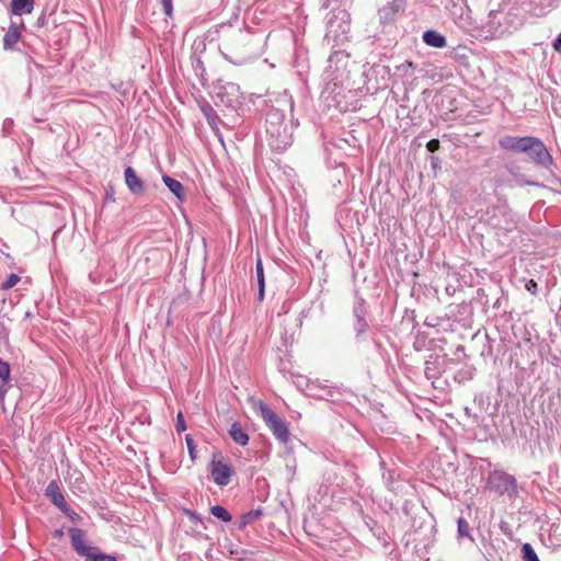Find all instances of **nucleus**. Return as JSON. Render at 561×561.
<instances>
[{
  "label": "nucleus",
  "instance_id": "obj_15",
  "mask_svg": "<svg viewBox=\"0 0 561 561\" xmlns=\"http://www.w3.org/2000/svg\"><path fill=\"white\" fill-rule=\"evenodd\" d=\"M34 9V0H12L11 15L30 14Z\"/></svg>",
  "mask_w": 561,
  "mask_h": 561
},
{
  "label": "nucleus",
  "instance_id": "obj_49",
  "mask_svg": "<svg viewBox=\"0 0 561 561\" xmlns=\"http://www.w3.org/2000/svg\"><path fill=\"white\" fill-rule=\"evenodd\" d=\"M425 325H432V321L425 320Z\"/></svg>",
  "mask_w": 561,
  "mask_h": 561
},
{
  "label": "nucleus",
  "instance_id": "obj_6",
  "mask_svg": "<svg viewBox=\"0 0 561 561\" xmlns=\"http://www.w3.org/2000/svg\"><path fill=\"white\" fill-rule=\"evenodd\" d=\"M351 15L346 8L333 7L327 21V37L336 41L350 32Z\"/></svg>",
  "mask_w": 561,
  "mask_h": 561
},
{
  "label": "nucleus",
  "instance_id": "obj_33",
  "mask_svg": "<svg viewBox=\"0 0 561 561\" xmlns=\"http://www.w3.org/2000/svg\"><path fill=\"white\" fill-rule=\"evenodd\" d=\"M163 12L168 18L173 15V0H160Z\"/></svg>",
  "mask_w": 561,
  "mask_h": 561
},
{
  "label": "nucleus",
  "instance_id": "obj_10",
  "mask_svg": "<svg viewBox=\"0 0 561 561\" xmlns=\"http://www.w3.org/2000/svg\"><path fill=\"white\" fill-rule=\"evenodd\" d=\"M216 99L227 107H234L240 103L241 92L237 83L227 82L216 87Z\"/></svg>",
  "mask_w": 561,
  "mask_h": 561
},
{
  "label": "nucleus",
  "instance_id": "obj_41",
  "mask_svg": "<svg viewBox=\"0 0 561 561\" xmlns=\"http://www.w3.org/2000/svg\"><path fill=\"white\" fill-rule=\"evenodd\" d=\"M277 102H278V103L288 104V106H289L290 111H291V110H293V107H294V101L291 100V98H290V96H289V98L285 96L284 99L278 100Z\"/></svg>",
  "mask_w": 561,
  "mask_h": 561
},
{
  "label": "nucleus",
  "instance_id": "obj_42",
  "mask_svg": "<svg viewBox=\"0 0 561 561\" xmlns=\"http://www.w3.org/2000/svg\"><path fill=\"white\" fill-rule=\"evenodd\" d=\"M439 163H440V161L437 157H435V156L431 157V165L434 170L440 168Z\"/></svg>",
  "mask_w": 561,
  "mask_h": 561
},
{
  "label": "nucleus",
  "instance_id": "obj_27",
  "mask_svg": "<svg viewBox=\"0 0 561 561\" xmlns=\"http://www.w3.org/2000/svg\"><path fill=\"white\" fill-rule=\"evenodd\" d=\"M457 531L460 538H470L473 540L470 535L469 523L463 517H459L457 520Z\"/></svg>",
  "mask_w": 561,
  "mask_h": 561
},
{
  "label": "nucleus",
  "instance_id": "obj_5",
  "mask_svg": "<svg viewBox=\"0 0 561 561\" xmlns=\"http://www.w3.org/2000/svg\"><path fill=\"white\" fill-rule=\"evenodd\" d=\"M407 0H391L378 10L379 24L386 33L396 28V23L405 11Z\"/></svg>",
  "mask_w": 561,
  "mask_h": 561
},
{
  "label": "nucleus",
  "instance_id": "obj_21",
  "mask_svg": "<svg viewBox=\"0 0 561 561\" xmlns=\"http://www.w3.org/2000/svg\"><path fill=\"white\" fill-rule=\"evenodd\" d=\"M21 33L5 32L3 36V49L4 50H16V44L21 39Z\"/></svg>",
  "mask_w": 561,
  "mask_h": 561
},
{
  "label": "nucleus",
  "instance_id": "obj_22",
  "mask_svg": "<svg viewBox=\"0 0 561 561\" xmlns=\"http://www.w3.org/2000/svg\"><path fill=\"white\" fill-rule=\"evenodd\" d=\"M380 468L382 470V480H383L385 485L389 490H393L394 489L393 484H394V481H396V478H397L396 471L387 469L385 461L380 462Z\"/></svg>",
  "mask_w": 561,
  "mask_h": 561
},
{
  "label": "nucleus",
  "instance_id": "obj_50",
  "mask_svg": "<svg viewBox=\"0 0 561 561\" xmlns=\"http://www.w3.org/2000/svg\"><path fill=\"white\" fill-rule=\"evenodd\" d=\"M558 1H559V0H556V3H558ZM556 5H557V4H554V7H556Z\"/></svg>",
  "mask_w": 561,
  "mask_h": 561
},
{
  "label": "nucleus",
  "instance_id": "obj_38",
  "mask_svg": "<svg viewBox=\"0 0 561 561\" xmlns=\"http://www.w3.org/2000/svg\"><path fill=\"white\" fill-rule=\"evenodd\" d=\"M525 289H526L527 291H529L530 294L536 295V294H537V290H538V284H537L534 279H529V280L525 284Z\"/></svg>",
  "mask_w": 561,
  "mask_h": 561
},
{
  "label": "nucleus",
  "instance_id": "obj_43",
  "mask_svg": "<svg viewBox=\"0 0 561 561\" xmlns=\"http://www.w3.org/2000/svg\"><path fill=\"white\" fill-rule=\"evenodd\" d=\"M45 24H46V16H45V14H44V13H42V14L38 16L37 21H36V25H37L38 27H43Z\"/></svg>",
  "mask_w": 561,
  "mask_h": 561
},
{
  "label": "nucleus",
  "instance_id": "obj_12",
  "mask_svg": "<svg viewBox=\"0 0 561 561\" xmlns=\"http://www.w3.org/2000/svg\"><path fill=\"white\" fill-rule=\"evenodd\" d=\"M45 495L51 501V503L57 506L62 513L69 515L71 512L70 506L65 500L64 494L59 488V484L56 480H51L45 490Z\"/></svg>",
  "mask_w": 561,
  "mask_h": 561
},
{
  "label": "nucleus",
  "instance_id": "obj_20",
  "mask_svg": "<svg viewBox=\"0 0 561 561\" xmlns=\"http://www.w3.org/2000/svg\"><path fill=\"white\" fill-rule=\"evenodd\" d=\"M437 356H430V358L425 362L424 374L427 379H435L440 375V371L437 368Z\"/></svg>",
  "mask_w": 561,
  "mask_h": 561
},
{
  "label": "nucleus",
  "instance_id": "obj_9",
  "mask_svg": "<svg viewBox=\"0 0 561 561\" xmlns=\"http://www.w3.org/2000/svg\"><path fill=\"white\" fill-rule=\"evenodd\" d=\"M367 309L365 305V300L359 298L353 308V316L355 318V322L353 324V329L355 331V339L358 342L365 340V334L369 329V324L366 320Z\"/></svg>",
  "mask_w": 561,
  "mask_h": 561
},
{
  "label": "nucleus",
  "instance_id": "obj_24",
  "mask_svg": "<svg viewBox=\"0 0 561 561\" xmlns=\"http://www.w3.org/2000/svg\"><path fill=\"white\" fill-rule=\"evenodd\" d=\"M210 514L225 523H229L232 519V515L221 505L211 506Z\"/></svg>",
  "mask_w": 561,
  "mask_h": 561
},
{
  "label": "nucleus",
  "instance_id": "obj_7",
  "mask_svg": "<svg viewBox=\"0 0 561 561\" xmlns=\"http://www.w3.org/2000/svg\"><path fill=\"white\" fill-rule=\"evenodd\" d=\"M260 411L264 423L271 430L276 439L282 444H286L289 439V430L285 420L274 412L267 404L261 403Z\"/></svg>",
  "mask_w": 561,
  "mask_h": 561
},
{
  "label": "nucleus",
  "instance_id": "obj_2",
  "mask_svg": "<svg viewBox=\"0 0 561 561\" xmlns=\"http://www.w3.org/2000/svg\"><path fill=\"white\" fill-rule=\"evenodd\" d=\"M209 33L218 35L221 42L219 49L226 60L234 65H242L248 60L249 54L244 49L248 35L240 27H233L231 23H220Z\"/></svg>",
  "mask_w": 561,
  "mask_h": 561
},
{
  "label": "nucleus",
  "instance_id": "obj_36",
  "mask_svg": "<svg viewBox=\"0 0 561 561\" xmlns=\"http://www.w3.org/2000/svg\"><path fill=\"white\" fill-rule=\"evenodd\" d=\"M24 23L21 21L20 23H16L15 21H11L7 32H14V33H21L24 30Z\"/></svg>",
  "mask_w": 561,
  "mask_h": 561
},
{
  "label": "nucleus",
  "instance_id": "obj_35",
  "mask_svg": "<svg viewBox=\"0 0 561 561\" xmlns=\"http://www.w3.org/2000/svg\"><path fill=\"white\" fill-rule=\"evenodd\" d=\"M202 110H203V113L205 114V116L207 117L209 125H213L215 123V118L217 117L213 107L207 105V106L203 107Z\"/></svg>",
  "mask_w": 561,
  "mask_h": 561
},
{
  "label": "nucleus",
  "instance_id": "obj_47",
  "mask_svg": "<svg viewBox=\"0 0 561 561\" xmlns=\"http://www.w3.org/2000/svg\"><path fill=\"white\" fill-rule=\"evenodd\" d=\"M495 15H496V12L491 11V12H490V14H489V18H490V19H492V18H494Z\"/></svg>",
  "mask_w": 561,
  "mask_h": 561
},
{
  "label": "nucleus",
  "instance_id": "obj_30",
  "mask_svg": "<svg viewBox=\"0 0 561 561\" xmlns=\"http://www.w3.org/2000/svg\"><path fill=\"white\" fill-rule=\"evenodd\" d=\"M185 443H186V446L188 449V455H190L191 460L195 461L197 458V450H196V445H195V442H194L192 435H190V434L185 435Z\"/></svg>",
  "mask_w": 561,
  "mask_h": 561
},
{
  "label": "nucleus",
  "instance_id": "obj_44",
  "mask_svg": "<svg viewBox=\"0 0 561 561\" xmlns=\"http://www.w3.org/2000/svg\"><path fill=\"white\" fill-rule=\"evenodd\" d=\"M188 518L192 523H196L197 520H201V517L197 513L195 512H188Z\"/></svg>",
  "mask_w": 561,
  "mask_h": 561
},
{
  "label": "nucleus",
  "instance_id": "obj_1",
  "mask_svg": "<svg viewBox=\"0 0 561 561\" xmlns=\"http://www.w3.org/2000/svg\"><path fill=\"white\" fill-rule=\"evenodd\" d=\"M499 146L512 153H526L528 160L537 167L550 169L553 164V158L540 138L505 135L499 139Z\"/></svg>",
  "mask_w": 561,
  "mask_h": 561
},
{
  "label": "nucleus",
  "instance_id": "obj_25",
  "mask_svg": "<svg viewBox=\"0 0 561 561\" xmlns=\"http://www.w3.org/2000/svg\"><path fill=\"white\" fill-rule=\"evenodd\" d=\"M85 561H117V559L115 556L106 554L95 548V550H92L85 558Z\"/></svg>",
  "mask_w": 561,
  "mask_h": 561
},
{
  "label": "nucleus",
  "instance_id": "obj_46",
  "mask_svg": "<svg viewBox=\"0 0 561 561\" xmlns=\"http://www.w3.org/2000/svg\"><path fill=\"white\" fill-rule=\"evenodd\" d=\"M505 168H506V170H507L512 175H515V174H516V173H515V168H514L513 165H508V164H507Z\"/></svg>",
  "mask_w": 561,
  "mask_h": 561
},
{
  "label": "nucleus",
  "instance_id": "obj_4",
  "mask_svg": "<svg viewBox=\"0 0 561 561\" xmlns=\"http://www.w3.org/2000/svg\"><path fill=\"white\" fill-rule=\"evenodd\" d=\"M486 489L500 496L507 494L511 499L516 497L518 493L515 477L502 470H493L489 473Z\"/></svg>",
  "mask_w": 561,
  "mask_h": 561
},
{
  "label": "nucleus",
  "instance_id": "obj_23",
  "mask_svg": "<svg viewBox=\"0 0 561 561\" xmlns=\"http://www.w3.org/2000/svg\"><path fill=\"white\" fill-rule=\"evenodd\" d=\"M192 67L195 72V76L201 80L204 84L207 81L206 78V68L204 66L203 60L199 57H194L192 60Z\"/></svg>",
  "mask_w": 561,
  "mask_h": 561
},
{
  "label": "nucleus",
  "instance_id": "obj_3",
  "mask_svg": "<svg viewBox=\"0 0 561 561\" xmlns=\"http://www.w3.org/2000/svg\"><path fill=\"white\" fill-rule=\"evenodd\" d=\"M266 134L270 148L275 152H284L293 144V126L285 124V112L271 106L266 113Z\"/></svg>",
  "mask_w": 561,
  "mask_h": 561
},
{
  "label": "nucleus",
  "instance_id": "obj_40",
  "mask_svg": "<svg viewBox=\"0 0 561 561\" xmlns=\"http://www.w3.org/2000/svg\"><path fill=\"white\" fill-rule=\"evenodd\" d=\"M552 47L556 51H561V33L553 41Z\"/></svg>",
  "mask_w": 561,
  "mask_h": 561
},
{
  "label": "nucleus",
  "instance_id": "obj_19",
  "mask_svg": "<svg viewBox=\"0 0 561 561\" xmlns=\"http://www.w3.org/2000/svg\"><path fill=\"white\" fill-rule=\"evenodd\" d=\"M262 515H263L262 508L251 510V511L247 512L245 514H243L240 517L239 528L242 529V528L247 527L248 525L253 524L254 522L259 520L262 517Z\"/></svg>",
  "mask_w": 561,
  "mask_h": 561
},
{
  "label": "nucleus",
  "instance_id": "obj_18",
  "mask_svg": "<svg viewBox=\"0 0 561 561\" xmlns=\"http://www.w3.org/2000/svg\"><path fill=\"white\" fill-rule=\"evenodd\" d=\"M163 183L167 185V187L180 199H184V186L182 183L169 175L162 176Z\"/></svg>",
  "mask_w": 561,
  "mask_h": 561
},
{
  "label": "nucleus",
  "instance_id": "obj_14",
  "mask_svg": "<svg viewBox=\"0 0 561 561\" xmlns=\"http://www.w3.org/2000/svg\"><path fill=\"white\" fill-rule=\"evenodd\" d=\"M423 42L435 48H443L447 45L446 37L434 30H427L423 33Z\"/></svg>",
  "mask_w": 561,
  "mask_h": 561
},
{
  "label": "nucleus",
  "instance_id": "obj_31",
  "mask_svg": "<svg viewBox=\"0 0 561 561\" xmlns=\"http://www.w3.org/2000/svg\"><path fill=\"white\" fill-rule=\"evenodd\" d=\"M10 373H11V368H10L9 363L0 359V379L4 382H9L10 381Z\"/></svg>",
  "mask_w": 561,
  "mask_h": 561
},
{
  "label": "nucleus",
  "instance_id": "obj_28",
  "mask_svg": "<svg viewBox=\"0 0 561 561\" xmlns=\"http://www.w3.org/2000/svg\"><path fill=\"white\" fill-rule=\"evenodd\" d=\"M255 273H256L257 286H265L264 268H263V263H262V259H261L260 254H257V257H256Z\"/></svg>",
  "mask_w": 561,
  "mask_h": 561
},
{
  "label": "nucleus",
  "instance_id": "obj_17",
  "mask_svg": "<svg viewBox=\"0 0 561 561\" xmlns=\"http://www.w3.org/2000/svg\"><path fill=\"white\" fill-rule=\"evenodd\" d=\"M415 65L411 61H404L394 69V76L399 77L403 81H408L414 77Z\"/></svg>",
  "mask_w": 561,
  "mask_h": 561
},
{
  "label": "nucleus",
  "instance_id": "obj_11",
  "mask_svg": "<svg viewBox=\"0 0 561 561\" xmlns=\"http://www.w3.org/2000/svg\"><path fill=\"white\" fill-rule=\"evenodd\" d=\"M72 549L80 556L87 558L94 547L85 541V533L81 528L71 527L68 530Z\"/></svg>",
  "mask_w": 561,
  "mask_h": 561
},
{
  "label": "nucleus",
  "instance_id": "obj_29",
  "mask_svg": "<svg viewBox=\"0 0 561 561\" xmlns=\"http://www.w3.org/2000/svg\"><path fill=\"white\" fill-rule=\"evenodd\" d=\"M322 3H321V9H331L333 10V7H339V8H346L348 5V3L351 2L350 0H321Z\"/></svg>",
  "mask_w": 561,
  "mask_h": 561
},
{
  "label": "nucleus",
  "instance_id": "obj_37",
  "mask_svg": "<svg viewBox=\"0 0 561 561\" xmlns=\"http://www.w3.org/2000/svg\"><path fill=\"white\" fill-rule=\"evenodd\" d=\"M440 147V142L438 139H431L430 141H427L426 144V149L430 151V152H435L439 149Z\"/></svg>",
  "mask_w": 561,
  "mask_h": 561
},
{
  "label": "nucleus",
  "instance_id": "obj_26",
  "mask_svg": "<svg viewBox=\"0 0 561 561\" xmlns=\"http://www.w3.org/2000/svg\"><path fill=\"white\" fill-rule=\"evenodd\" d=\"M520 551L523 561H540L530 543H524Z\"/></svg>",
  "mask_w": 561,
  "mask_h": 561
},
{
  "label": "nucleus",
  "instance_id": "obj_13",
  "mask_svg": "<svg viewBox=\"0 0 561 561\" xmlns=\"http://www.w3.org/2000/svg\"><path fill=\"white\" fill-rule=\"evenodd\" d=\"M124 178L126 186L133 194L140 195L145 192L146 186L144 181L137 175L136 171L131 167L125 168Z\"/></svg>",
  "mask_w": 561,
  "mask_h": 561
},
{
  "label": "nucleus",
  "instance_id": "obj_34",
  "mask_svg": "<svg viewBox=\"0 0 561 561\" xmlns=\"http://www.w3.org/2000/svg\"><path fill=\"white\" fill-rule=\"evenodd\" d=\"M175 430L178 433H182L186 430V423L182 412L176 415Z\"/></svg>",
  "mask_w": 561,
  "mask_h": 561
},
{
  "label": "nucleus",
  "instance_id": "obj_39",
  "mask_svg": "<svg viewBox=\"0 0 561 561\" xmlns=\"http://www.w3.org/2000/svg\"><path fill=\"white\" fill-rule=\"evenodd\" d=\"M8 383L9 382L2 381V383L0 385V401L4 400V397H5V394L8 392V389H9Z\"/></svg>",
  "mask_w": 561,
  "mask_h": 561
},
{
  "label": "nucleus",
  "instance_id": "obj_8",
  "mask_svg": "<svg viewBox=\"0 0 561 561\" xmlns=\"http://www.w3.org/2000/svg\"><path fill=\"white\" fill-rule=\"evenodd\" d=\"M209 471L214 482L219 486L228 485L234 473L232 466L224 460L220 453L214 454V458L209 463Z\"/></svg>",
  "mask_w": 561,
  "mask_h": 561
},
{
  "label": "nucleus",
  "instance_id": "obj_32",
  "mask_svg": "<svg viewBox=\"0 0 561 561\" xmlns=\"http://www.w3.org/2000/svg\"><path fill=\"white\" fill-rule=\"evenodd\" d=\"M20 282V276L12 273L8 276V278L2 283L1 288L7 290L14 287Z\"/></svg>",
  "mask_w": 561,
  "mask_h": 561
},
{
  "label": "nucleus",
  "instance_id": "obj_45",
  "mask_svg": "<svg viewBox=\"0 0 561 561\" xmlns=\"http://www.w3.org/2000/svg\"><path fill=\"white\" fill-rule=\"evenodd\" d=\"M257 287H259L257 300H259V301H263V299H264V290H265V286H257Z\"/></svg>",
  "mask_w": 561,
  "mask_h": 561
},
{
  "label": "nucleus",
  "instance_id": "obj_48",
  "mask_svg": "<svg viewBox=\"0 0 561 561\" xmlns=\"http://www.w3.org/2000/svg\"><path fill=\"white\" fill-rule=\"evenodd\" d=\"M425 325H432V321L425 320Z\"/></svg>",
  "mask_w": 561,
  "mask_h": 561
},
{
  "label": "nucleus",
  "instance_id": "obj_16",
  "mask_svg": "<svg viewBox=\"0 0 561 561\" xmlns=\"http://www.w3.org/2000/svg\"><path fill=\"white\" fill-rule=\"evenodd\" d=\"M229 435L231 439L240 446H245L249 442V435L244 432L239 422H233L231 424Z\"/></svg>",
  "mask_w": 561,
  "mask_h": 561
}]
</instances>
